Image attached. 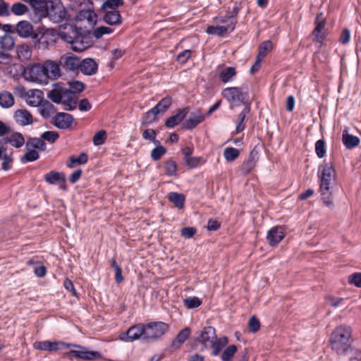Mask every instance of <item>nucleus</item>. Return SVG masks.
Instances as JSON below:
<instances>
[{
  "mask_svg": "<svg viewBox=\"0 0 361 361\" xmlns=\"http://www.w3.org/2000/svg\"><path fill=\"white\" fill-rule=\"evenodd\" d=\"M352 329L341 325L335 328L330 336L331 349L337 355L348 356L350 361H361V350L353 346Z\"/></svg>",
  "mask_w": 361,
  "mask_h": 361,
  "instance_id": "1",
  "label": "nucleus"
},
{
  "mask_svg": "<svg viewBox=\"0 0 361 361\" xmlns=\"http://www.w3.org/2000/svg\"><path fill=\"white\" fill-rule=\"evenodd\" d=\"M35 13L31 16L34 23L48 18L54 23H61L63 20H71V15L68 12L61 0H41Z\"/></svg>",
  "mask_w": 361,
  "mask_h": 361,
  "instance_id": "2",
  "label": "nucleus"
},
{
  "mask_svg": "<svg viewBox=\"0 0 361 361\" xmlns=\"http://www.w3.org/2000/svg\"><path fill=\"white\" fill-rule=\"evenodd\" d=\"M59 37L71 45L75 52H82L90 47V31L83 30L73 23H63L59 25Z\"/></svg>",
  "mask_w": 361,
  "mask_h": 361,
  "instance_id": "3",
  "label": "nucleus"
},
{
  "mask_svg": "<svg viewBox=\"0 0 361 361\" xmlns=\"http://www.w3.org/2000/svg\"><path fill=\"white\" fill-rule=\"evenodd\" d=\"M317 177L319 191L323 203L329 208L334 209L333 184L336 180V171L332 162L324 161L318 167Z\"/></svg>",
  "mask_w": 361,
  "mask_h": 361,
  "instance_id": "4",
  "label": "nucleus"
},
{
  "mask_svg": "<svg viewBox=\"0 0 361 361\" xmlns=\"http://www.w3.org/2000/svg\"><path fill=\"white\" fill-rule=\"evenodd\" d=\"M82 348L84 349H71L69 351L65 352L62 357L69 361H92L100 360L103 357L102 353L99 351L90 350L84 345H82Z\"/></svg>",
  "mask_w": 361,
  "mask_h": 361,
  "instance_id": "5",
  "label": "nucleus"
},
{
  "mask_svg": "<svg viewBox=\"0 0 361 361\" xmlns=\"http://www.w3.org/2000/svg\"><path fill=\"white\" fill-rule=\"evenodd\" d=\"M221 94L228 103L235 106L243 105L245 100L248 97V92H243L241 87H231L224 88Z\"/></svg>",
  "mask_w": 361,
  "mask_h": 361,
  "instance_id": "6",
  "label": "nucleus"
},
{
  "mask_svg": "<svg viewBox=\"0 0 361 361\" xmlns=\"http://www.w3.org/2000/svg\"><path fill=\"white\" fill-rule=\"evenodd\" d=\"M144 338L148 340H157L161 337L169 330V325L163 322H151L144 324Z\"/></svg>",
  "mask_w": 361,
  "mask_h": 361,
  "instance_id": "7",
  "label": "nucleus"
},
{
  "mask_svg": "<svg viewBox=\"0 0 361 361\" xmlns=\"http://www.w3.org/2000/svg\"><path fill=\"white\" fill-rule=\"evenodd\" d=\"M55 35L56 31L54 29L38 26L35 30L32 42L42 44L43 47H47L49 44L55 42Z\"/></svg>",
  "mask_w": 361,
  "mask_h": 361,
  "instance_id": "8",
  "label": "nucleus"
},
{
  "mask_svg": "<svg viewBox=\"0 0 361 361\" xmlns=\"http://www.w3.org/2000/svg\"><path fill=\"white\" fill-rule=\"evenodd\" d=\"M214 340H216V329L212 326H207L197 333L194 341L202 345L203 348L201 350L203 351L211 347Z\"/></svg>",
  "mask_w": 361,
  "mask_h": 361,
  "instance_id": "9",
  "label": "nucleus"
},
{
  "mask_svg": "<svg viewBox=\"0 0 361 361\" xmlns=\"http://www.w3.org/2000/svg\"><path fill=\"white\" fill-rule=\"evenodd\" d=\"M25 78L29 81H38L47 78L48 65L34 64L24 72Z\"/></svg>",
  "mask_w": 361,
  "mask_h": 361,
  "instance_id": "10",
  "label": "nucleus"
},
{
  "mask_svg": "<svg viewBox=\"0 0 361 361\" xmlns=\"http://www.w3.org/2000/svg\"><path fill=\"white\" fill-rule=\"evenodd\" d=\"M144 324L140 323L130 326L125 333L120 335V340L130 342L135 340L147 341L144 338Z\"/></svg>",
  "mask_w": 361,
  "mask_h": 361,
  "instance_id": "11",
  "label": "nucleus"
},
{
  "mask_svg": "<svg viewBox=\"0 0 361 361\" xmlns=\"http://www.w3.org/2000/svg\"><path fill=\"white\" fill-rule=\"evenodd\" d=\"M236 23V20H231L226 25H209L206 29V33L209 35H217L224 37L235 30Z\"/></svg>",
  "mask_w": 361,
  "mask_h": 361,
  "instance_id": "12",
  "label": "nucleus"
},
{
  "mask_svg": "<svg viewBox=\"0 0 361 361\" xmlns=\"http://www.w3.org/2000/svg\"><path fill=\"white\" fill-rule=\"evenodd\" d=\"M188 114L189 117L185 118L182 125L183 129L185 130H193L205 119L204 114H203L200 110L189 112Z\"/></svg>",
  "mask_w": 361,
  "mask_h": 361,
  "instance_id": "13",
  "label": "nucleus"
},
{
  "mask_svg": "<svg viewBox=\"0 0 361 361\" xmlns=\"http://www.w3.org/2000/svg\"><path fill=\"white\" fill-rule=\"evenodd\" d=\"M190 107L189 106L179 109L177 112L166 118L165 126L168 128H173L178 124L183 123L186 116L190 112Z\"/></svg>",
  "mask_w": 361,
  "mask_h": 361,
  "instance_id": "14",
  "label": "nucleus"
},
{
  "mask_svg": "<svg viewBox=\"0 0 361 361\" xmlns=\"http://www.w3.org/2000/svg\"><path fill=\"white\" fill-rule=\"evenodd\" d=\"M322 13H319L317 16L315 20V27L314 28L312 35L314 36V41L319 44V48H321L323 45V42L326 38V35L323 30L324 28L326 20L322 19L321 20L319 18L322 16Z\"/></svg>",
  "mask_w": 361,
  "mask_h": 361,
  "instance_id": "15",
  "label": "nucleus"
},
{
  "mask_svg": "<svg viewBox=\"0 0 361 361\" xmlns=\"http://www.w3.org/2000/svg\"><path fill=\"white\" fill-rule=\"evenodd\" d=\"M73 116L68 113L58 112L52 118V123L59 129H68L69 128L73 122Z\"/></svg>",
  "mask_w": 361,
  "mask_h": 361,
  "instance_id": "16",
  "label": "nucleus"
},
{
  "mask_svg": "<svg viewBox=\"0 0 361 361\" xmlns=\"http://www.w3.org/2000/svg\"><path fill=\"white\" fill-rule=\"evenodd\" d=\"M285 237V231L283 226H276L272 227L267 234V241L270 246L279 244Z\"/></svg>",
  "mask_w": 361,
  "mask_h": 361,
  "instance_id": "17",
  "label": "nucleus"
},
{
  "mask_svg": "<svg viewBox=\"0 0 361 361\" xmlns=\"http://www.w3.org/2000/svg\"><path fill=\"white\" fill-rule=\"evenodd\" d=\"M35 30L32 25L27 20L19 21L16 27V32L20 37L33 39Z\"/></svg>",
  "mask_w": 361,
  "mask_h": 361,
  "instance_id": "18",
  "label": "nucleus"
},
{
  "mask_svg": "<svg viewBox=\"0 0 361 361\" xmlns=\"http://www.w3.org/2000/svg\"><path fill=\"white\" fill-rule=\"evenodd\" d=\"M15 121L21 126L31 125L33 123V118L31 113L25 109H17L13 114Z\"/></svg>",
  "mask_w": 361,
  "mask_h": 361,
  "instance_id": "19",
  "label": "nucleus"
},
{
  "mask_svg": "<svg viewBox=\"0 0 361 361\" xmlns=\"http://www.w3.org/2000/svg\"><path fill=\"white\" fill-rule=\"evenodd\" d=\"M80 70L85 75H93L98 71V64L92 58H85L81 60Z\"/></svg>",
  "mask_w": 361,
  "mask_h": 361,
  "instance_id": "20",
  "label": "nucleus"
},
{
  "mask_svg": "<svg viewBox=\"0 0 361 361\" xmlns=\"http://www.w3.org/2000/svg\"><path fill=\"white\" fill-rule=\"evenodd\" d=\"M68 95V90L66 87H58L54 85V89L47 93V97L54 103L61 104L63 102V97Z\"/></svg>",
  "mask_w": 361,
  "mask_h": 361,
  "instance_id": "21",
  "label": "nucleus"
},
{
  "mask_svg": "<svg viewBox=\"0 0 361 361\" xmlns=\"http://www.w3.org/2000/svg\"><path fill=\"white\" fill-rule=\"evenodd\" d=\"M191 334L190 327H185L181 329L174 339L172 340L170 348L173 349H178L186 341Z\"/></svg>",
  "mask_w": 361,
  "mask_h": 361,
  "instance_id": "22",
  "label": "nucleus"
},
{
  "mask_svg": "<svg viewBox=\"0 0 361 361\" xmlns=\"http://www.w3.org/2000/svg\"><path fill=\"white\" fill-rule=\"evenodd\" d=\"M97 16L96 13L90 8L80 10L75 17L76 21L87 20L91 25H95L97 23Z\"/></svg>",
  "mask_w": 361,
  "mask_h": 361,
  "instance_id": "23",
  "label": "nucleus"
},
{
  "mask_svg": "<svg viewBox=\"0 0 361 361\" xmlns=\"http://www.w3.org/2000/svg\"><path fill=\"white\" fill-rule=\"evenodd\" d=\"M34 348L38 350L54 352L61 350L59 341H36L34 343Z\"/></svg>",
  "mask_w": 361,
  "mask_h": 361,
  "instance_id": "24",
  "label": "nucleus"
},
{
  "mask_svg": "<svg viewBox=\"0 0 361 361\" xmlns=\"http://www.w3.org/2000/svg\"><path fill=\"white\" fill-rule=\"evenodd\" d=\"M39 112L40 115L45 119L49 118L52 114L57 111L54 105L47 99L41 98L39 103Z\"/></svg>",
  "mask_w": 361,
  "mask_h": 361,
  "instance_id": "25",
  "label": "nucleus"
},
{
  "mask_svg": "<svg viewBox=\"0 0 361 361\" xmlns=\"http://www.w3.org/2000/svg\"><path fill=\"white\" fill-rule=\"evenodd\" d=\"M104 21L109 25H118L122 23V17L118 10L107 11L105 12Z\"/></svg>",
  "mask_w": 361,
  "mask_h": 361,
  "instance_id": "26",
  "label": "nucleus"
},
{
  "mask_svg": "<svg viewBox=\"0 0 361 361\" xmlns=\"http://www.w3.org/2000/svg\"><path fill=\"white\" fill-rule=\"evenodd\" d=\"M258 155V152L256 150L255 147L251 150L250 152L248 157L246 160L243 161L242 166V171L244 173H249L252 169L255 166V158Z\"/></svg>",
  "mask_w": 361,
  "mask_h": 361,
  "instance_id": "27",
  "label": "nucleus"
},
{
  "mask_svg": "<svg viewBox=\"0 0 361 361\" xmlns=\"http://www.w3.org/2000/svg\"><path fill=\"white\" fill-rule=\"evenodd\" d=\"M342 142L347 149H351L360 144V140L357 136L349 134L348 131L345 130L343 132Z\"/></svg>",
  "mask_w": 361,
  "mask_h": 361,
  "instance_id": "28",
  "label": "nucleus"
},
{
  "mask_svg": "<svg viewBox=\"0 0 361 361\" xmlns=\"http://www.w3.org/2000/svg\"><path fill=\"white\" fill-rule=\"evenodd\" d=\"M228 342V338L226 336H222L218 338L216 336V340H214L213 343L212 344L210 348H212V352L211 355L212 356H218L220 352L224 348L226 344Z\"/></svg>",
  "mask_w": 361,
  "mask_h": 361,
  "instance_id": "29",
  "label": "nucleus"
},
{
  "mask_svg": "<svg viewBox=\"0 0 361 361\" xmlns=\"http://www.w3.org/2000/svg\"><path fill=\"white\" fill-rule=\"evenodd\" d=\"M168 200L173 203L178 209H183L185 201V196L177 192H170L168 194Z\"/></svg>",
  "mask_w": 361,
  "mask_h": 361,
  "instance_id": "30",
  "label": "nucleus"
},
{
  "mask_svg": "<svg viewBox=\"0 0 361 361\" xmlns=\"http://www.w3.org/2000/svg\"><path fill=\"white\" fill-rule=\"evenodd\" d=\"M235 75V68L233 66H229L225 68L219 73V78L223 83L226 84L232 82Z\"/></svg>",
  "mask_w": 361,
  "mask_h": 361,
  "instance_id": "31",
  "label": "nucleus"
},
{
  "mask_svg": "<svg viewBox=\"0 0 361 361\" xmlns=\"http://www.w3.org/2000/svg\"><path fill=\"white\" fill-rule=\"evenodd\" d=\"M44 180L47 183L54 185L58 181L65 182L66 177L63 173L51 171L44 175Z\"/></svg>",
  "mask_w": 361,
  "mask_h": 361,
  "instance_id": "32",
  "label": "nucleus"
},
{
  "mask_svg": "<svg viewBox=\"0 0 361 361\" xmlns=\"http://www.w3.org/2000/svg\"><path fill=\"white\" fill-rule=\"evenodd\" d=\"M164 173L167 176L173 177L177 176L178 165L172 158H169L164 161Z\"/></svg>",
  "mask_w": 361,
  "mask_h": 361,
  "instance_id": "33",
  "label": "nucleus"
},
{
  "mask_svg": "<svg viewBox=\"0 0 361 361\" xmlns=\"http://www.w3.org/2000/svg\"><path fill=\"white\" fill-rule=\"evenodd\" d=\"M8 137V143L16 149L20 148L25 144V138L21 133L15 132Z\"/></svg>",
  "mask_w": 361,
  "mask_h": 361,
  "instance_id": "34",
  "label": "nucleus"
},
{
  "mask_svg": "<svg viewBox=\"0 0 361 361\" xmlns=\"http://www.w3.org/2000/svg\"><path fill=\"white\" fill-rule=\"evenodd\" d=\"M15 39L14 38L7 34H4L0 37V47L4 51H11L14 48Z\"/></svg>",
  "mask_w": 361,
  "mask_h": 361,
  "instance_id": "35",
  "label": "nucleus"
},
{
  "mask_svg": "<svg viewBox=\"0 0 361 361\" xmlns=\"http://www.w3.org/2000/svg\"><path fill=\"white\" fill-rule=\"evenodd\" d=\"M14 104V97L8 92H2L0 93V106L3 108H9Z\"/></svg>",
  "mask_w": 361,
  "mask_h": 361,
  "instance_id": "36",
  "label": "nucleus"
},
{
  "mask_svg": "<svg viewBox=\"0 0 361 361\" xmlns=\"http://www.w3.org/2000/svg\"><path fill=\"white\" fill-rule=\"evenodd\" d=\"M48 76L47 78L56 79L61 76L60 66L54 61H48Z\"/></svg>",
  "mask_w": 361,
  "mask_h": 361,
  "instance_id": "37",
  "label": "nucleus"
},
{
  "mask_svg": "<svg viewBox=\"0 0 361 361\" xmlns=\"http://www.w3.org/2000/svg\"><path fill=\"white\" fill-rule=\"evenodd\" d=\"M81 60L74 55L67 56L65 59V65L68 69L75 71L80 69Z\"/></svg>",
  "mask_w": 361,
  "mask_h": 361,
  "instance_id": "38",
  "label": "nucleus"
},
{
  "mask_svg": "<svg viewBox=\"0 0 361 361\" xmlns=\"http://www.w3.org/2000/svg\"><path fill=\"white\" fill-rule=\"evenodd\" d=\"M69 88L67 89L68 94H79L85 89V84L79 80H71L68 82Z\"/></svg>",
  "mask_w": 361,
  "mask_h": 361,
  "instance_id": "39",
  "label": "nucleus"
},
{
  "mask_svg": "<svg viewBox=\"0 0 361 361\" xmlns=\"http://www.w3.org/2000/svg\"><path fill=\"white\" fill-rule=\"evenodd\" d=\"M87 161V154L85 152H82L78 157L71 156L69 158V161L67 163V166L68 168H73L75 164L82 165L86 164Z\"/></svg>",
  "mask_w": 361,
  "mask_h": 361,
  "instance_id": "40",
  "label": "nucleus"
},
{
  "mask_svg": "<svg viewBox=\"0 0 361 361\" xmlns=\"http://www.w3.org/2000/svg\"><path fill=\"white\" fill-rule=\"evenodd\" d=\"M39 158V154L37 151L34 150L33 149H27V152H25L20 157V162L22 164H25L27 162H33L37 160Z\"/></svg>",
  "mask_w": 361,
  "mask_h": 361,
  "instance_id": "41",
  "label": "nucleus"
},
{
  "mask_svg": "<svg viewBox=\"0 0 361 361\" xmlns=\"http://www.w3.org/2000/svg\"><path fill=\"white\" fill-rule=\"evenodd\" d=\"M237 350L238 348L234 344L227 346L221 355V360L222 361H231Z\"/></svg>",
  "mask_w": 361,
  "mask_h": 361,
  "instance_id": "42",
  "label": "nucleus"
},
{
  "mask_svg": "<svg viewBox=\"0 0 361 361\" xmlns=\"http://www.w3.org/2000/svg\"><path fill=\"white\" fill-rule=\"evenodd\" d=\"M166 152V148L164 146L160 145V143L156 145V147L151 151V159L154 161H159Z\"/></svg>",
  "mask_w": 361,
  "mask_h": 361,
  "instance_id": "43",
  "label": "nucleus"
},
{
  "mask_svg": "<svg viewBox=\"0 0 361 361\" xmlns=\"http://www.w3.org/2000/svg\"><path fill=\"white\" fill-rule=\"evenodd\" d=\"M240 155V150L237 148L228 147L224 149V156L226 161L231 162Z\"/></svg>",
  "mask_w": 361,
  "mask_h": 361,
  "instance_id": "44",
  "label": "nucleus"
},
{
  "mask_svg": "<svg viewBox=\"0 0 361 361\" xmlns=\"http://www.w3.org/2000/svg\"><path fill=\"white\" fill-rule=\"evenodd\" d=\"M183 303L188 309H194L200 307L202 302L199 298L193 296L185 298Z\"/></svg>",
  "mask_w": 361,
  "mask_h": 361,
  "instance_id": "45",
  "label": "nucleus"
},
{
  "mask_svg": "<svg viewBox=\"0 0 361 361\" xmlns=\"http://www.w3.org/2000/svg\"><path fill=\"white\" fill-rule=\"evenodd\" d=\"M106 131L105 130H100L97 131L93 136L92 142L94 145L99 146L103 145L106 140Z\"/></svg>",
  "mask_w": 361,
  "mask_h": 361,
  "instance_id": "46",
  "label": "nucleus"
},
{
  "mask_svg": "<svg viewBox=\"0 0 361 361\" xmlns=\"http://www.w3.org/2000/svg\"><path fill=\"white\" fill-rule=\"evenodd\" d=\"M11 11L16 16H22L28 11V7L21 2H16L11 6Z\"/></svg>",
  "mask_w": 361,
  "mask_h": 361,
  "instance_id": "47",
  "label": "nucleus"
},
{
  "mask_svg": "<svg viewBox=\"0 0 361 361\" xmlns=\"http://www.w3.org/2000/svg\"><path fill=\"white\" fill-rule=\"evenodd\" d=\"M66 97V99L63 100L62 104L63 109L66 111H73L76 109L78 102L76 99H73L69 94H68Z\"/></svg>",
  "mask_w": 361,
  "mask_h": 361,
  "instance_id": "48",
  "label": "nucleus"
},
{
  "mask_svg": "<svg viewBox=\"0 0 361 361\" xmlns=\"http://www.w3.org/2000/svg\"><path fill=\"white\" fill-rule=\"evenodd\" d=\"M124 4L123 0H106L102 5L101 8L104 10L110 8L112 10H117L119 6H123Z\"/></svg>",
  "mask_w": 361,
  "mask_h": 361,
  "instance_id": "49",
  "label": "nucleus"
},
{
  "mask_svg": "<svg viewBox=\"0 0 361 361\" xmlns=\"http://www.w3.org/2000/svg\"><path fill=\"white\" fill-rule=\"evenodd\" d=\"M1 159H3L1 169L4 171H10L13 167V157L11 154L4 153Z\"/></svg>",
  "mask_w": 361,
  "mask_h": 361,
  "instance_id": "50",
  "label": "nucleus"
},
{
  "mask_svg": "<svg viewBox=\"0 0 361 361\" xmlns=\"http://www.w3.org/2000/svg\"><path fill=\"white\" fill-rule=\"evenodd\" d=\"M40 136L44 141L52 144L59 139V134L56 131L47 130L44 132Z\"/></svg>",
  "mask_w": 361,
  "mask_h": 361,
  "instance_id": "51",
  "label": "nucleus"
},
{
  "mask_svg": "<svg viewBox=\"0 0 361 361\" xmlns=\"http://www.w3.org/2000/svg\"><path fill=\"white\" fill-rule=\"evenodd\" d=\"M142 137L145 140H149L154 145L159 144V140L157 139V133L154 129L147 128L143 131Z\"/></svg>",
  "mask_w": 361,
  "mask_h": 361,
  "instance_id": "52",
  "label": "nucleus"
},
{
  "mask_svg": "<svg viewBox=\"0 0 361 361\" xmlns=\"http://www.w3.org/2000/svg\"><path fill=\"white\" fill-rule=\"evenodd\" d=\"M113 32V29L107 26H99L94 30L93 36L95 39H100L103 35L111 34Z\"/></svg>",
  "mask_w": 361,
  "mask_h": 361,
  "instance_id": "53",
  "label": "nucleus"
},
{
  "mask_svg": "<svg viewBox=\"0 0 361 361\" xmlns=\"http://www.w3.org/2000/svg\"><path fill=\"white\" fill-rule=\"evenodd\" d=\"M315 152L317 156L322 159L326 155L325 141L323 139L317 140L315 143Z\"/></svg>",
  "mask_w": 361,
  "mask_h": 361,
  "instance_id": "54",
  "label": "nucleus"
},
{
  "mask_svg": "<svg viewBox=\"0 0 361 361\" xmlns=\"http://www.w3.org/2000/svg\"><path fill=\"white\" fill-rule=\"evenodd\" d=\"M192 51L190 49H185L180 52L176 56V61L180 64H185L190 59Z\"/></svg>",
  "mask_w": 361,
  "mask_h": 361,
  "instance_id": "55",
  "label": "nucleus"
},
{
  "mask_svg": "<svg viewBox=\"0 0 361 361\" xmlns=\"http://www.w3.org/2000/svg\"><path fill=\"white\" fill-rule=\"evenodd\" d=\"M249 331L251 333H256L260 328V322L256 316L253 315L248 322Z\"/></svg>",
  "mask_w": 361,
  "mask_h": 361,
  "instance_id": "56",
  "label": "nucleus"
},
{
  "mask_svg": "<svg viewBox=\"0 0 361 361\" xmlns=\"http://www.w3.org/2000/svg\"><path fill=\"white\" fill-rule=\"evenodd\" d=\"M172 104V98L169 96L162 98L157 104L161 109L162 113H164Z\"/></svg>",
  "mask_w": 361,
  "mask_h": 361,
  "instance_id": "57",
  "label": "nucleus"
},
{
  "mask_svg": "<svg viewBox=\"0 0 361 361\" xmlns=\"http://www.w3.org/2000/svg\"><path fill=\"white\" fill-rule=\"evenodd\" d=\"M157 119V117L154 116L149 110H148L147 112H145L142 118V126H149L152 123H153Z\"/></svg>",
  "mask_w": 361,
  "mask_h": 361,
  "instance_id": "58",
  "label": "nucleus"
},
{
  "mask_svg": "<svg viewBox=\"0 0 361 361\" xmlns=\"http://www.w3.org/2000/svg\"><path fill=\"white\" fill-rule=\"evenodd\" d=\"M348 281L350 284L361 288V272H355L349 275Z\"/></svg>",
  "mask_w": 361,
  "mask_h": 361,
  "instance_id": "59",
  "label": "nucleus"
},
{
  "mask_svg": "<svg viewBox=\"0 0 361 361\" xmlns=\"http://www.w3.org/2000/svg\"><path fill=\"white\" fill-rule=\"evenodd\" d=\"M201 161V157H191L190 158L185 159V163L188 169H193L197 168Z\"/></svg>",
  "mask_w": 361,
  "mask_h": 361,
  "instance_id": "60",
  "label": "nucleus"
},
{
  "mask_svg": "<svg viewBox=\"0 0 361 361\" xmlns=\"http://www.w3.org/2000/svg\"><path fill=\"white\" fill-rule=\"evenodd\" d=\"M40 139H41V137H30L25 143V149H33L34 150L37 151V146L39 145V142H40Z\"/></svg>",
  "mask_w": 361,
  "mask_h": 361,
  "instance_id": "61",
  "label": "nucleus"
},
{
  "mask_svg": "<svg viewBox=\"0 0 361 361\" xmlns=\"http://www.w3.org/2000/svg\"><path fill=\"white\" fill-rule=\"evenodd\" d=\"M197 229L195 227L187 226L182 228L180 231V234L183 238L186 239H190L195 235Z\"/></svg>",
  "mask_w": 361,
  "mask_h": 361,
  "instance_id": "62",
  "label": "nucleus"
},
{
  "mask_svg": "<svg viewBox=\"0 0 361 361\" xmlns=\"http://www.w3.org/2000/svg\"><path fill=\"white\" fill-rule=\"evenodd\" d=\"M246 117L244 115H238V120L235 122V132L239 133L244 130L245 128V120Z\"/></svg>",
  "mask_w": 361,
  "mask_h": 361,
  "instance_id": "63",
  "label": "nucleus"
},
{
  "mask_svg": "<svg viewBox=\"0 0 361 361\" xmlns=\"http://www.w3.org/2000/svg\"><path fill=\"white\" fill-rule=\"evenodd\" d=\"M221 227V223L213 219H209L207 221V225L206 226L207 229L209 231H216L219 230Z\"/></svg>",
  "mask_w": 361,
  "mask_h": 361,
  "instance_id": "64",
  "label": "nucleus"
}]
</instances>
